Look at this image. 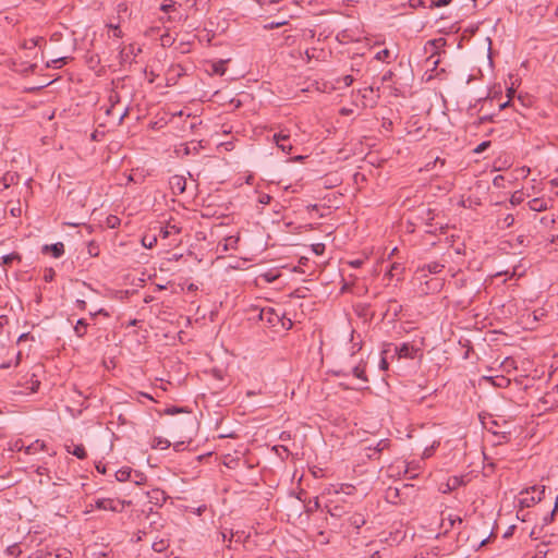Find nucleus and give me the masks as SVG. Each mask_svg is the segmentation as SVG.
I'll use <instances>...</instances> for the list:
<instances>
[{
	"mask_svg": "<svg viewBox=\"0 0 558 558\" xmlns=\"http://www.w3.org/2000/svg\"><path fill=\"white\" fill-rule=\"evenodd\" d=\"M125 502L118 499L111 498H98L95 500V508L100 510H110L114 512H121L124 509Z\"/></svg>",
	"mask_w": 558,
	"mask_h": 558,
	"instance_id": "f257e3e1",
	"label": "nucleus"
},
{
	"mask_svg": "<svg viewBox=\"0 0 558 558\" xmlns=\"http://www.w3.org/2000/svg\"><path fill=\"white\" fill-rule=\"evenodd\" d=\"M274 141L276 145L286 154H290L292 150V144L290 143V134L280 131L274 134Z\"/></svg>",
	"mask_w": 558,
	"mask_h": 558,
	"instance_id": "f03ea898",
	"label": "nucleus"
},
{
	"mask_svg": "<svg viewBox=\"0 0 558 558\" xmlns=\"http://www.w3.org/2000/svg\"><path fill=\"white\" fill-rule=\"evenodd\" d=\"M418 351H420V349H417L414 345L407 343V342H404L400 347L396 348V352H397L398 356L404 357V359H412V360L415 359Z\"/></svg>",
	"mask_w": 558,
	"mask_h": 558,
	"instance_id": "7ed1b4c3",
	"label": "nucleus"
},
{
	"mask_svg": "<svg viewBox=\"0 0 558 558\" xmlns=\"http://www.w3.org/2000/svg\"><path fill=\"white\" fill-rule=\"evenodd\" d=\"M169 183L174 194H182L186 189V179L183 175H172Z\"/></svg>",
	"mask_w": 558,
	"mask_h": 558,
	"instance_id": "20e7f679",
	"label": "nucleus"
},
{
	"mask_svg": "<svg viewBox=\"0 0 558 558\" xmlns=\"http://www.w3.org/2000/svg\"><path fill=\"white\" fill-rule=\"evenodd\" d=\"M389 446H390L389 439H381L376 444V446H374V447L368 446L365 448L366 450L371 451L369 453H367V457L369 459H377L378 454L381 451H384L385 449H387Z\"/></svg>",
	"mask_w": 558,
	"mask_h": 558,
	"instance_id": "39448f33",
	"label": "nucleus"
},
{
	"mask_svg": "<svg viewBox=\"0 0 558 558\" xmlns=\"http://www.w3.org/2000/svg\"><path fill=\"white\" fill-rule=\"evenodd\" d=\"M327 512L337 519L342 518L345 513H348V509L345 505L340 504H329L326 506Z\"/></svg>",
	"mask_w": 558,
	"mask_h": 558,
	"instance_id": "423d86ee",
	"label": "nucleus"
},
{
	"mask_svg": "<svg viewBox=\"0 0 558 558\" xmlns=\"http://www.w3.org/2000/svg\"><path fill=\"white\" fill-rule=\"evenodd\" d=\"M44 253H51L56 258L61 257L64 254V245L62 242H58L43 247Z\"/></svg>",
	"mask_w": 558,
	"mask_h": 558,
	"instance_id": "0eeeda50",
	"label": "nucleus"
},
{
	"mask_svg": "<svg viewBox=\"0 0 558 558\" xmlns=\"http://www.w3.org/2000/svg\"><path fill=\"white\" fill-rule=\"evenodd\" d=\"M529 207L533 211H544L548 208V202L543 198H533L529 202Z\"/></svg>",
	"mask_w": 558,
	"mask_h": 558,
	"instance_id": "6e6552de",
	"label": "nucleus"
},
{
	"mask_svg": "<svg viewBox=\"0 0 558 558\" xmlns=\"http://www.w3.org/2000/svg\"><path fill=\"white\" fill-rule=\"evenodd\" d=\"M544 494H545V486H543L542 489L537 492L536 496L532 495L531 497L522 498L521 504L525 505L526 507H530L531 505L542 501L544 498Z\"/></svg>",
	"mask_w": 558,
	"mask_h": 558,
	"instance_id": "1a4fd4ad",
	"label": "nucleus"
},
{
	"mask_svg": "<svg viewBox=\"0 0 558 558\" xmlns=\"http://www.w3.org/2000/svg\"><path fill=\"white\" fill-rule=\"evenodd\" d=\"M46 40L44 37H35V38H31V39H27V40H24L22 44H21V48L23 49H34L35 47H40L41 44H45Z\"/></svg>",
	"mask_w": 558,
	"mask_h": 558,
	"instance_id": "9d476101",
	"label": "nucleus"
},
{
	"mask_svg": "<svg viewBox=\"0 0 558 558\" xmlns=\"http://www.w3.org/2000/svg\"><path fill=\"white\" fill-rule=\"evenodd\" d=\"M88 326H89V324L84 318L78 319L76 322V325L74 326L75 335L78 338H83L87 332Z\"/></svg>",
	"mask_w": 558,
	"mask_h": 558,
	"instance_id": "9b49d317",
	"label": "nucleus"
},
{
	"mask_svg": "<svg viewBox=\"0 0 558 558\" xmlns=\"http://www.w3.org/2000/svg\"><path fill=\"white\" fill-rule=\"evenodd\" d=\"M45 448L46 444L43 440L37 439L25 448V452L27 454H35L40 450H45Z\"/></svg>",
	"mask_w": 558,
	"mask_h": 558,
	"instance_id": "f8f14e48",
	"label": "nucleus"
},
{
	"mask_svg": "<svg viewBox=\"0 0 558 558\" xmlns=\"http://www.w3.org/2000/svg\"><path fill=\"white\" fill-rule=\"evenodd\" d=\"M240 240V236L239 235H230V236H227L223 241V248L222 251L223 252H227L229 250H235L236 248V245H238V242Z\"/></svg>",
	"mask_w": 558,
	"mask_h": 558,
	"instance_id": "ddd939ff",
	"label": "nucleus"
},
{
	"mask_svg": "<svg viewBox=\"0 0 558 558\" xmlns=\"http://www.w3.org/2000/svg\"><path fill=\"white\" fill-rule=\"evenodd\" d=\"M259 317L262 320L267 319L269 324H275V318L279 319L278 315L275 314L272 308H264L260 311Z\"/></svg>",
	"mask_w": 558,
	"mask_h": 558,
	"instance_id": "4468645a",
	"label": "nucleus"
},
{
	"mask_svg": "<svg viewBox=\"0 0 558 558\" xmlns=\"http://www.w3.org/2000/svg\"><path fill=\"white\" fill-rule=\"evenodd\" d=\"M349 522L352 526L359 530L366 523V520L363 514L354 513L349 518Z\"/></svg>",
	"mask_w": 558,
	"mask_h": 558,
	"instance_id": "2eb2a0df",
	"label": "nucleus"
},
{
	"mask_svg": "<svg viewBox=\"0 0 558 558\" xmlns=\"http://www.w3.org/2000/svg\"><path fill=\"white\" fill-rule=\"evenodd\" d=\"M68 452L75 456L76 458H78L81 460H83L87 457L86 450L83 445H74L72 450L68 446Z\"/></svg>",
	"mask_w": 558,
	"mask_h": 558,
	"instance_id": "dca6fc26",
	"label": "nucleus"
},
{
	"mask_svg": "<svg viewBox=\"0 0 558 558\" xmlns=\"http://www.w3.org/2000/svg\"><path fill=\"white\" fill-rule=\"evenodd\" d=\"M352 373L356 378L362 379L365 383L368 381V379L366 377L365 365H363V364L356 365L355 367H353Z\"/></svg>",
	"mask_w": 558,
	"mask_h": 558,
	"instance_id": "f3484780",
	"label": "nucleus"
},
{
	"mask_svg": "<svg viewBox=\"0 0 558 558\" xmlns=\"http://www.w3.org/2000/svg\"><path fill=\"white\" fill-rule=\"evenodd\" d=\"M15 260L21 262V256L19 253L13 252L2 257V265L9 266Z\"/></svg>",
	"mask_w": 558,
	"mask_h": 558,
	"instance_id": "a211bd4d",
	"label": "nucleus"
},
{
	"mask_svg": "<svg viewBox=\"0 0 558 558\" xmlns=\"http://www.w3.org/2000/svg\"><path fill=\"white\" fill-rule=\"evenodd\" d=\"M170 441L168 439L157 437L153 440L151 447L153 448H159V449H167L170 447Z\"/></svg>",
	"mask_w": 558,
	"mask_h": 558,
	"instance_id": "6ab92c4d",
	"label": "nucleus"
},
{
	"mask_svg": "<svg viewBox=\"0 0 558 558\" xmlns=\"http://www.w3.org/2000/svg\"><path fill=\"white\" fill-rule=\"evenodd\" d=\"M109 101L111 104L110 109L107 110V113L110 114L111 111L114 109L116 105H118L121 101L120 95L116 90H111L109 95Z\"/></svg>",
	"mask_w": 558,
	"mask_h": 558,
	"instance_id": "aec40b11",
	"label": "nucleus"
},
{
	"mask_svg": "<svg viewBox=\"0 0 558 558\" xmlns=\"http://www.w3.org/2000/svg\"><path fill=\"white\" fill-rule=\"evenodd\" d=\"M131 473H132L131 469L123 468V469H120L119 471H117L116 477L119 482H124L130 478Z\"/></svg>",
	"mask_w": 558,
	"mask_h": 558,
	"instance_id": "412c9836",
	"label": "nucleus"
},
{
	"mask_svg": "<svg viewBox=\"0 0 558 558\" xmlns=\"http://www.w3.org/2000/svg\"><path fill=\"white\" fill-rule=\"evenodd\" d=\"M226 61H218L213 64V72L218 75H223L227 71Z\"/></svg>",
	"mask_w": 558,
	"mask_h": 558,
	"instance_id": "4be33fe9",
	"label": "nucleus"
},
{
	"mask_svg": "<svg viewBox=\"0 0 558 558\" xmlns=\"http://www.w3.org/2000/svg\"><path fill=\"white\" fill-rule=\"evenodd\" d=\"M69 59H70L69 57H61V58L51 60L50 62L47 63V66L54 68V69L61 68L63 64L68 63Z\"/></svg>",
	"mask_w": 558,
	"mask_h": 558,
	"instance_id": "5701e85b",
	"label": "nucleus"
},
{
	"mask_svg": "<svg viewBox=\"0 0 558 558\" xmlns=\"http://www.w3.org/2000/svg\"><path fill=\"white\" fill-rule=\"evenodd\" d=\"M463 484V480L458 476H452L448 480L447 486L449 490L456 489Z\"/></svg>",
	"mask_w": 558,
	"mask_h": 558,
	"instance_id": "b1692460",
	"label": "nucleus"
},
{
	"mask_svg": "<svg viewBox=\"0 0 558 558\" xmlns=\"http://www.w3.org/2000/svg\"><path fill=\"white\" fill-rule=\"evenodd\" d=\"M502 223L501 228H510L514 223V217L511 214L506 215L502 219L498 220V225Z\"/></svg>",
	"mask_w": 558,
	"mask_h": 558,
	"instance_id": "393cba45",
	"label": "nucleus"
},
{
	"mask_svg": "<svg viewBox=\"0 0 558 558\" xmlns=\"http://www.w3.org/2000/svg\"><path fill=\"white\" fill-rule=\"evenodd\" d=\"M426 268H427L428 272H430V274H438L444 268V265L438 262H433V263H429L428 265H426Z\"/></svg>",
	"mask_w": 558,
	"mask_h": 558,
	"instance_id": "a878e982",
	"label": "nucleus"
},
{
	"mask_svg": "<svg viewBox=\"0 0 558 558\" xmlns=\"http://www.w3.org/2000/svg\"><path fill=\"white\" fill-rule=\"evenodd\" d=\"M175 4V1L170 0L168 3H162L160 10L165 13L177 12Z\"/></svg>",
	"mask_w": 558,
	"mask_h": 558,
	"instance_id": "bb28decb",
	"label": "nucleus"
},
{
	"mask_svg": "<svg viewBox=\"0 0 558 558\" xmlns=\"http://www.w3.org/2000/svg\"><path fill=\"white\" fill-rule=\"evenodd\" d=\"M190 411L186 408H179V407H170L165 410V413L167 415H174L179 413H189Z\"/></svg>",
	"mask_w": 558,
	"mask_h": 558,
	"instance_id": "cd10ccee",
	"label": "nucleus"
},
{
	"mask_svg": "<svg viewBox=\"0 0 558 558\" xmlns=\"http://www.w3.org/2000/svg\"><path fill=\"white\" fill-rule=\"evenodd\" d=\"M523 202V193L522 192H514L510 197V204L512 206L520 205Z\"/></svg>",
	"mask_w": 558,
	"mask_h": 558,
	"instance_id": "c85d7f7f",
	"label": "nucleus"
},
{
	"mask_svg": "<svg viewBox=\"0 0 558 558\" xmlns=\"http://www.w3.org/2000/svg\"><path fill=\"white\" fill-rule=\"evenodd\" d=\"M71 551L68 550V549H61V550H58L54 555L52 554H49L48 555V558H70L71 557Z\"/></svg>",
	"mask_w": 558,
	"mask_h": 558,
	"instance_id": "c756f323",
	"label": "nucleus"
},
{
	"mask_svg": "<svg viewBox=\"0 0 558 558\" xmlns=\"http://www.w3.org/2000/svg\"><path fill=\"white\" fill-rule=\"evenodd\" d=\"M162 238H168L171 233H180V228L175 226L167 227L166 230H161Z\"/></svg>",
	"mask_w": 558,
	"mask_h": 558,
	"instance_id": "7c9ffc66",
	"label": "nucleus"
},
{
	"mask_svg": "<svg viewBox=\"0 0 558 558\" xmlns=\"http://www.w3.org/2000/svg\"><path fill=\"white\" fill-rule=\"evenodd\" d=\"M390 57V50L389 49H383L376 53V59L379 61H386Z\"/></svg>",
	"mask_w": 558,
	"mask_h": 558,
	"instance_id": "2f4dec72",
	"label": "nucleus"
},
{
	"mask_svg": "<svg viewBox=\"0 0 558 558\" xmlns=\"http://www.w3.org/2000/svg\"><path fill=\"white\" fill-rule=\"evenodd\" d=\"M325 244L324 243H315L312 245V251L316 254V255H323L324 252H325Z\"/></svg>",
	"mask_w": 558,
	"mask_h": 558,
	"instance_id": "473e14b6",
	"label": "nucleus"
},
{
	"mask_svg": "<svg viewBox=\"0 0 558 558\" xmlns=\"http://www.w3.org/2000/svg\"><path fill=\"white\" fill-rule=\"evenodd\" d=\"M489 146H490V142H489V141L482 142L481 144H478V145L476 146V148H474V153H475V154H481V153H483L485 149H487Z\"/></svg>",
	"mask_w": 558,
	"mask_h": 558,
	"instance_id": "72a5a7b5",
	"label": "nucleus"
},
{
	"mask_svg": "<svg viewBox=\"0 0 558 558\" xmlns=\"http://www.w3.org/2000/svg\"><path fill=\"white\" fill-rule=\"evenodd\" d=\"M447 520L449 522V527H453L456 523H459V524L462 523V519L459 515L449 514Z\"/></svg>",
	"mask_w": 558,
	"mask_h": 558,
	"instance_id": "f704fd0d",
	"label": "nucleus"
},
{
	"mask_svg": "<svg viewBox=\"0 0 558 558\" xmlns=\"http://www.w3.org/2000/svg\"><path fill=\"white\" fill-rule=\"evenodd\" d=\"M557 510H558V495L556 496V499H555L554 509L550 512L549 518H547V517L545 518V522L551 521L554 519L555 513L557 512Z\"/></svg>",
	"mask_w": 558,
	"mask_h": 558,
	"instance_id": "c9c22d12",
	"label": "nucleus"
},
{
	"mask_svg": "<svg viewBox=\"0 0 558 558\" xmlns=\"http://www.w3.org/2000/svg\"><path fill=\"white\" fill-rule=\"evenodd\" d=\"M494 116L493 114H485L478 118V124H484L486 122H493Z\"/></svg>",
	"mask_w": 558,
	"mask_h": 558,
	"instance_id": "e433bc0d",
	"label": "nucleus"
},
{
	"mask_svg": "<svg viewBox=\"0 0 558 558\" xmlns=\"http://www.w3.org/2000/svg\"><path fill=\"white\" fill-rule=\"evenodd\" d=\"M175 14L173 15H169L167 17L168 21H183V20H186L187 16L186 15H182V14H179L177 12H174Z\"/></svg>",
	"mask_w": 558,
	"mask_h": 558,
	"instance_id": "4c0bfd02",
	"label": "nucleus"
},
{
	"mask_svg": "<svg viewBox=\"0 0 558 558\" xmlns=\"http://www.w3.org/2000/svg\"><path fill=\"white\" fill-rule=\"evenodd\" d=\"M319 508H320V505H319L318 499L316 498L315 501H314V505H308L307 506L306 512H314V511L318 510Z\"/></svg>",
	"mask_w": 558,
	"mask_h": 558,
	"instance_id": "58836bf2",
	"label": "nucleus"
},
{
	"mask_svg": "<svg viewBox=\"0 0 558 558\" xmlns=\"http://www.w3.org/2000/svg\"><path fill=\"white\" fill-rule=\"evenodd\" d=\"M146 239H147L146 236L143 239V245L145 247L151 248L157 242V239L155 236H153L150 240H147V242H146Z\"/></svg>",
	"mask_w": 558,
	"mask_h": 558,
	"instance_id": "ea45409f",
	"label": "nucleus"
},
{
	"mask_svg": "<svg viewBox=\"0 0 558 558\" xmlns=\"http://www.w3.org/2000/svg\"><path fill=\"white\" fill-rule=\"evenodd\" d=\"M146 239H147L146 236L143 239V245L145 247L151 248L157 242V239L155 236H153L150 240H147V242H146Z\"/></svg>",
	"mask_w": 558,
	"mask_h": 558,
	"instance_id": "a19ab883",
	"label": "nucleus"
},
{
	"mask_svg": "<svg viewBox=\"0 0 558 558\" xmlns=\"http://www.w3.org/2000/svg\"><path fill=\"white\" fill-rule=\"evenodd\" d=\"M451 1H452V0H437V1H433L432 7H437V8L446 7V5H448Z\"/></svg>",
	"mask_w": 558,
	"mask_h": 558,
	"instance_id": "79ce46f5",
	"label": "nucleus"
},
{
	"mask_svg": "<svg viewBox=\"0 0 558 558\" xmlns=\"http://www.w3.org/2000/svg\"><path fill=\"white\" fill-rule=\"evenodd\" d=\"M270 201H271V196H270V195H268V194H262V195L259 196V198H258V202H259L260 204H264V205L269 204V203H270Z\"/></svg>",
	"mask_w": 558,
	"mask_h": 558,
	"instance_id": "37998d69",
	"label": "nucleus"
},
{
	"mask_svg": "<svg viewBox=\"0 0 558 558\" xmlns=\"http://www.w3.org/2000/svg\"><path fill=\"white\" fill-rule=\"evenodd\" d=\"M35 69H36V64H29V65H27V66H25V68H23V69H21L19 71L26 75L28 73L34 72Z\"/></svg>",
	"mask_w": 558,
	"mask_h": 558,
	"instance_id": "c03bdc74",
	"label": "nucleus"
},
{
	"mask_svg": "<svg viewBox=\"0 0 558 558\" xmlns=\"http://www.w3.org/2000/svg\"><path fill=\"white\" fill-rule=\"evenodd\" d=\"M287 22L283 21V22H271L269 24H267L265 27L268 28V29H274V28H277L279 26H282L284 25Z\"/></svg>",
	"mask_w": 558,
	"mask_h": 558,
	"instance_id": "a18cd8bd",
	"label": "nucleus"
},
{
	"mask_svg": "<svg viewBox=\"0 0 558 558\" xmlns=\"http://www.w3.org/2000/svg\"><path fill=\"white\" fill-rule=\"evenodd\" d=\"M353 76L352 75H345L342 78V82L345 86H350L353 83Z\"/></svg>",
	"mask_w": 558,
	"mask_h": 558,
	"instance_id": "49530a36",
	"label": "nucleus"
},
{
	"mask_svg": "<svg viewBox=\"0 0 558 558\" xmlns=\"http://www.w3.org/2000/svg\"><path fill=\"white\" fill-rule=\"evenodd\" d=\"M110 27L113 29V36L114 37H122V32L121 29L119 28V26H113V25H110Z\"/></svg>",
	"mask_w": 558,
	"mask_h": 558,
	"instance_id": "de8ad7c7",
	"label": "nucleus"
},
{
	"mask_svg": "<svg viewBox=\"0 0 558 558\" xmlns=\"http://www.w3.org/2000/svg\"><path fill=\"white\" fill-rule=\"evenodd\" d=\"M379 367H380V369H383V371H387V369H388L389 364H388V362H387V360H386L385 357H383V359L380 360Z\"/></svg>",
	"mask_w": 558,
	"mask_h": 558,
	"instance_id": "09e8293b",
	"label": "nucleus"
},
{
	"mask_svg": "<svg viewBox=\"0 0 558 558\" xmlns=\"http://www.w3.org/2000/svg\"><path fill=\"white\" fill-rule=\"evenodd\" d=\"M76 307L84 311L86 308V302L84 300H76Z\"/></svg>",
	"mask_w": 558,
	"mask_h": 558,
	"instance_id": "8fccbe9b",
	"label": "nucleus"
},
{
	"mask_svg": "<svg viewBox=\"0 0 558 558\" xmlns=\"http://www.w3.org/2000/svg\"><path fill=\"white\" fill-rule=\"evenodd\" d=\"M362 264H363V260H361V259H355V260L350 262V265H351L352 267H354V268H359V267H361V266H362Z\"/></svg>",
	"mask_w": 558,
	"mask_h": 558,
	"instance_id": "3c124183",
	"label": "nucleus"
},
{
	"mask_svg": "<svg viewBox=\"0 0 558 558\" xmlns=\"http://www.w3.org/2000/svg\"><path fill=\"white\" fill-rule=\"evenodd\" d=\"M514 93H515V90H514L513 87L507 88V97H508L509 100L512 99V97L514 96Z\"/></svg>",
	"mask_w": 558,
	"mask_h": 558,
	"instance_id": "603ef678",
	"label": "nucleus"
},
{
	"mask_svg": "<svg viewBox=\"0 0 558 558\" xmlns=\"http://www.w3.org/2000/svg\"><path fill=\"white\" fill-rule=\"evenodd\" d=\"M517 242H518V244H520V245H527V244L525 243V242H526V238H525L524 235H519V236L517 238Z\"/></svg>",
	"mask_w": 558,
	"mask_h": 558,
	"instance_id": "864d4df0",
	"label": "nucleus"
},
{
	"mask_svg": "<svg viewBox=\"0 0 558 558\" xmlns=\"http://www.w3.org/2000/svg\"><path fill=\"white\" fill-rule=\"evenodd\" d=\"M504 180V177L502 175H497L495 179H494V185L496 186H500V183L501 181Z\"/></svg>",
	"mask_w": 558,
	"mask_h": 558,
	"instance_id": "5fc2aeb1",
	"label": "nucleus"
},
{
	"mask_svg": "<svg viewBox=\"0 0 558 558\" xmlns=\"http://www.w3.org/2000/svg\"><path fill=\"white\" fill-rule=\"evenodd\" d=\"M98 314H100V315H105V316H108V315H109V314H108L105 310H102V308H101V310H99V311H98V312H96V313H92L90 315H92V317H95V316H96V315H98Z\"/></svg>",
	"mask_w": 558,
	"mask_h": 558,
	"instance_id": "6e6d98bb",
	"label": "nucleus"
},
{
	"mask_svg": "<svg viewBox=\"0 0 558 558\" xmlns=\"http://www.w3.org/2000/svg\"><path fill=\"white\" fill-rule=\"evenodd\" d=\"M52 277H53V271H52V269H50L49 272L45 275V280L46 281L52 280Z\"/></svg>",
	"mask_w": 558,
	"mask_h": 558,
	"instance_id": "4d7b16f0",
	"label": "nucleus"
},
{
	"mask_svg": "<svg viewBox=\"0 0 558 558\" xmlns=\"http://www.w3.org/2000/svg\"><path fill=\"white\" fill-rule=\"evenodd\" d=\"M510 101L511 100L508 99L506 102L500 104L499 105V110H502V109L507 108L508 106H510Z\"/></svg>",
	"mask_w": 558,
	"mask_h": 558,
	"instance_id": "13d9d810",
	"label": "nucleus"
},
{
	"mask_svg": "<svg viewBox=\"0 0 558 558\" xmlns=\"http://www.w3.org/2000/svg\"><path fill=\"white\" fill-rule=\"evenodd\" d=\"M531 492H532L533 494H534V493H536V492H537L536 487H535V486H533V487H531V488L526 489L525 492H522L521 494H526V495H529Z\"/></svg>",
	"mask_w": 558,
	"mask_h": 558,
	"instance_id": "bf43d9fd",
	"label": "nucleus"
},
{
	"mask_svg": "<svg viewBox=\"0 0 558 558\" xmlns=\"http://www.w3.org/2000/svg\"><path fill=\"white\" fill-rule=\"evenodd\" d=\"M28 337H29V333H22V335L19 337V342H21V341H24V340L28 339Z\"/></svg>",
	"mask_w": 558,
	"mask_h": 558,
	"instance_id": "052dcab7",
	"label": "nucleus"
},
{
	"mask_svg": "<svg viewBox=\"0 0 558 558\" xmlns=\"http://www.w3.org/2000/svg\"><path fill=\"white\" fill-rule=\"evenodd\" d=\"M128 113H129V109L125 108L123 113L120 116V121H122L128 116Z\"/></svg>",
	"mask_w": 558,
	"mask_h": 558,
	"instance_id": "680f3d73",
	"label": "nucleus"
},
{
	"mask_svg": "<svg viewBox=\"0 0 558 558\" xmlns=\"http://www.w3.org/2000/svg\"><path fill=\"white\" fill-rule=\"evenodd\" d=\"M550 242L558 245V234L554 235Z\"/></svg>",
	"mask_w": 558,
	"mask_h": 558,
	"instance_id": "e2e57ef3",
	"label": "nucleus"
},
{
	"mask_svg": "<svg viewBox=\"0 0 558 558\" xmlns=\"http://www.w3.org/2000/svg\"><path fill=\"white\" fill-rule=\"evenodd\" d=\"M154 548H155V550L160 551L162 549V546H160L159 544L155 543L154 544Z\"/></svg>",
	"mask_w": 558,
	"mask_h": 558,
	"instance_id": "0e129e2a",
	"label": "nucleus"
},
{
	"mask_svg": "<svg viewBox=\"0 0 558 558\" xmlns=\"http://www.w3.org/2000/svg\"><path fill=\"white\" fill-rule=\"evenodd\" d=\"M154 548H155V550L160 551L162 549V546H160L159 544L155 543L154 544Z\"/></svg>",
	"mask_w": 558,
	"mask_h": 558,
	"instance_id": "69168bd1",
	"label": "nucleus"
},
{
	"mask_svg": "<svg viewBox=\"0 0 558 558\" xmlns=\"http://www.w3.org/2000/svg\"><path fill=\"white\" fill-rule=\"evenodd\" d=\"M340 112H341V114H349L351 112V110L342 108Z\"/></svg>",
	"mask_w": 558,
	"mask_h": 558,
	"instance_id": "338daca9",
	"label": "nucleus"
},
{
	"mask_svg": "<svg viewBox=\"0 0 558 558\" xmlns=\"http://www.w3.org/2000/svg\"><path fill=\"white\" fill-rule=\"evenodd\" d=\"M97 470H98V472H100V473H105V472H106L105 466L100 468L99 465H97Z\"/></svg>",
	"mask_w": 558,
	"mask_h": 558,
	"instance_id": "774afa93",
	"label": "nucleus"
}]
</instances>
